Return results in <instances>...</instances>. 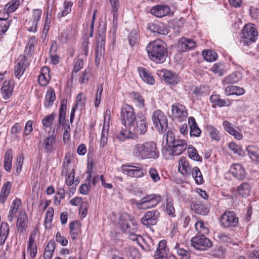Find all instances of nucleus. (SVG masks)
<instances>
[{
  "label": "nucleus",
  "mask_w": 259,
  "mask_h": 259,
  "mask_svg": "<svg viewBox=\"0 0 259 259\" xmlns=\"http://www.w3.org/2000/svg\"><path fill=\"white\" fill-rule=\"evenodd\" d=\"M84 62L82 59L80 58H76L75 61V63L73 66L72 73H76L78 72L82 68Z\"/></svg>",
  "instance_id": "obj_58"
},
{
  "label": "nucleus",
  "mask_w": 259,
  "mask_h": 259,
  "mask_svg": "<svg viewBox=\"0 0 259 259\" xmlns=\"http://www.w3.org/2000/svg\"><path fill=\"white\" fill-rule=\"evenodd\" d=\"M191 172V175L197 184L200 185L203 183L204 180L202 175L198 167L195 166L193 167Z\"/></svg>",
  "instance_id": "obj_40"
},
{
  "label": "nucleus",
  "mask_w": 259,
  "mask_h": 259,
  "mask_svg": "<svg viewBox=\"0 0 259 259\" xmlns=\"http://www.w3.org/2000/svg\"><path fill=\"white\" fill-rule=\"evenodd\" d=\"M221 222L224 227H234L238 224V218L234 211H228L222 215Z\"/></svg>",
  "instance_id": "obj_12"
},
{
  "label": "nucleus",
  "mask_w": 259,
  "mask_h": 259,
  "mask_svg": "<svg viewBox=\"0 0 259 259\" xmlns=\"http://www.w3.org/2000/svg\"><path fill=\"white\" fill-rule=\"evenodd\" d=\"M242 41L244 44L249 46L254 42L257 37V31L254 25L247 24L242 30Z\"/></svg>",
  "instance_id": "obj_7"
},
{
  "label": "nucleus",
  "mask_w": 259,
  "mask_h": 259,
  "mask_svg": "<svg viewBox=\"0 0 259 259\" xmlns=\"http://www.w3.org/2000/svg\"><path fill=\"white\" fill-rule=\"evenodd\" d=\"M202 55L204 59L207 62L214 61L218 58L217 53L213 50H207L203 51Z\"/></svg>",
  "instance_id": "obj_44"
},
{
  "label": "nucleus",
  "mask_w": 259,
  "mask_h": 259,
  "mask_svg": "<svg viewBox=\"0 0 259 259\" xmlns=\"http://www.w3.org/2000/svg\"><path fill=\"white\" fill-rule=\"evenodd\" d=\"M42 145L45 152L49 154L54 153L57 147L56 136L53 134L47 136L44 139Z\"/></svg>",
  "instance_id": "obj_16"
},
{
  "label": "nucleus",
  "mask_w": 259,
  "mask_h": 259,
  "mask_svg": "<svg viewBox=\"0 0 259 259\" xmlns=\"http://www.w3.org/2000/svg\"><path fill=\"white\" fill-rule=\"evenodd\" d=\"M19 0H12L8 3L5 6V9L9 12L12 13L14 12L20 5Z\"/></svg>",
  "instance_id": "obj_53"
},
{
  "label": "nucleus",
  "mask_w": 259,
  "mask_h": 259,
  "mask_svg": "<svg viewBox=\"0 0 259 259\" xmlns=\"http://www.w3.org/2000/svg\"><path fill=\"white\" fill-rule=\"evenodd\" d=\"M28 217L25 211H21L19 212L17 219L16 226L17 231L20 233H24L27 227Z\"/></svg>",
  "instance_id": "obj_20"
},
{
  "label": "nucleus",
  "mask_w": 259,
  "mask_h": 259,
  "mask_svg": "<svg viewBox=\"0 0 259 259\" xmlns=\"http://www.w3.org/2000/svg\"><path fill=\"white\" fill-rule=\"evenodd\" d=\"M174 249L176 250L177 253L180 256H182L183 259H188L190 257V253L189 252L180 247V244L176 243L174 246Z\"/></svg>",
  "instance_id": "obj_46"
},
{
  "label": "nucleus",
  "mask_w": 259,
  "mask_h": 259,
  "mask_svg": "<svg viewBox=\"0 0 259 259\" xmlns=\"http://www.w3.org/2000/svg\"><path fill=\"white\" fill-rule=\"evenodd\" d=\"M132 154L139 160L156 159L159 157V151L157 144L154 141L138 143L133 146Z\"/></svg>",
  "instance_id": "obj_2"
},
{
  "label": "nucleus",
  "mask_w": 259,
  "mask_h": 259,
  "mask_svg": "<svg viewBox=\"0 0 259 259\" xmlns=\"http://www.w3.org/2000/svg\"><path fill=\"white\" fill-rule=\"evenodd\" d=\"M121 169L123 174L133 178H141L144 176L143 168L138 163L134 165H122Z\"/></svg>",
  "instance_id": "obj_10"
},
{
  "label": "nucleus",
  "mask_w": 259,
  "mask_h": 259,
  "mask_svg": "<svg viewBox=\"0 0 259 259\" xmlns=\"http://www.w3.org/2000/svg\"><path fill=\"white\" fill-rule=\"evenodd\" d=\"M245 90L243 88L236 85H229L225 90V93L227 96L235 95L241 96L244 94Z\"/></svg>",
  "instance_id": "obj_30"
},
{
  "label": "nucleus",
  "mask_w": 259,
  "mask_h": 259,
  "mask_svg": "<svg viewBox=\"0 0 259 259\" xmlns=\"http://www.w3.org/2000/svg\"><path fill=\"white\" fill-rule=\"evenodd\" d=\"M112 7V13L113 14V22L114 23L117 20V11L118 10V0H109Z\"/></svg>",
  "instance_id": "obj_52"
},
{
  "label": "nucleus",
  "mask_w": 259,
  "mask_h": 259,
  "mask_svg": "<svg viewBox=\"0 0 259 259\" xmlns=\"http://www.w3.org/2000/svg\"><path fill=\"white\" fill-rule=\"evenodd\" d=\"M56 100V95L54 90L52 88L48 89L46 92L44 101V106L46 108L51 107Z\"/></svg>",
  "instance_id": "obj_31"
},
{
  "label": "nucleus",
  "mask_w": 259,
  "mask_h": 259,
  "mask_svg": "<svg viewBox=\"0 0 259 259\" xmlns=\"http://www.w3.org/2000/svg\"><path fill=\"white\" fill-rule=\"evenodd\" d=\"M179 171L184 176L189 177L191 176L192 169L190 166L189 162L185 157H181L179 161Z\"/></svg>",
  "instance_id": "obj_22"
},
{
  "label": "nucleus",
  "mask_w": 259,
  "mask_h": 259,
  "mask_svg": "<svg viewBox=\"0 0 259 259\" xmlns=\"http://www.w3.org/2000/svg\"><path fill=\"white\" fill-rule=\"evenodd\" d=\"M50 69L48 67L45 66L42 68L41 72L38 76V82L41 86L46 85L50 79Z\"/></svg>",
  "instance_id": "obj_33"
},
{
  "label": "nucleus",
  "mask_w": 259,
  "mask_h": 259,
  "mask_svg": "<svg viewBox=\"0 0 259 259\" xmlns=\"http://www.w3.org/2000/svg\"><path fill=\"white\" fill-rule=\"evenodd\" d=\"M91 70L89 68L86 69L81 74L79 81L81 83H87L91 74Z\"/></svg>",
  "instance_id": "obj_56"
},
{
  "label": "nucleus",
  "mask_w": 259,
  "mask_h": 259,
  "mask_svg": "<svg viewBox=\"0 0 259 259\" xmlns=\"http://www.w3.org/2000/svg\"><path fill=\"white\" fill-rule=\"evenodd\" d=\"M89 38L88 36H84L83 41L81 46V53L82 55L87 56L89 53Z\"/></svg>",
  "instance_id": "obj_60"
},
{
  "label": "nucleus",
  "mask_w": 259,
  "mask_h": 259,
  "mask_svg": "<svg viewBox=\"0 0 259 259\" xmlns=\"http://www.w3.org/2000/svg\"><path fill=\"white\" fill-rule=\"evenodd\" d=\"M191 208L196 213L202 215H207L209 211L208 205L198 199L192 201Z\"/></svg>",
  "instance_id": "obj_17"
},
{
  "label": "nucleus",
  "mask_w": 259,
  "mask_h": 259,
  "mask_svg": "<svg viewBox=\"0 0 259 259\" xmlns=\"http://www.w3.org/2000/svg\"><path fill=\"white\" fill-rule=\"evenodd\" d=\"M97 48L96 52V63L99 64L100 59L104 53L105 43V33L104 31L102 33H99L97 37Z\"/></svg>",
  "instance_id": "obj_15"
},
{
  "label": "nucleus",
  "mask_w": 259,
  "mask_h": 259,
  "mask_svg": "<svg viewBox=\"0 0 259 259\" xmlns=\"http://www.w3.org/2000/svg\"><path fill=\"white\" fill-rule=\"evenodd\" d=\"M195 229L201 235H206L209 233L208 228L204 225L202 221H198L195 223Z\"/></svg>",
  "instance_id": "obj_51"
},
{
  "label": "nucleus",
  "mask_w": 259,
  "mask_h": 259,
  "mask_svg": "<svg viewBox=\"0 0 259 259\" xmlns=\"http://www.w3.org/2000/svg\"><path fill=\"white\" fill-rule=\"evenodd\" d=\"M193 93L197 96H202L207 94V91L204 86L200 85L195 88Z\"/></svg>",
  "instance_id": "obj_62"
},
{
  "label": "nucleus",
  "mask_w": 259,
  "mask_h": 259,
  "mask_svg": "<svg viewBox=\"0 0 259 259\" xmlns=\"http://www.w3.org/2000/svg\"><path fill=\"white\" fill-rule=\"evenodd\" d=\"M148 29L152 32L163 35L167 34V28L162 23H151L149 24Z\"/></svg>",
  "instance_id": "obj_29"
},
{
  "label": "nucleus",
  "mask_w": 259,
  "mask_h": 259,
  "mask_svg": "<svg viewBox=\"0 0 259 259\" xmlns=\"http://www.w3.org/2000/svg\"><path fill=\"white\" fill-rule=\"evenodd\" d=\"M155 127L161 133L164 132L167 128L168 122L166 116L161 111H155L152 117Z\"/></svg>",
  "instance_id": "obj_5"
},
{
  "label": "nucleus",
  "mask_w": 259,
  "mask_h": 259,
  "mask_svg": "<svg viewBox=\"0 0 259 259\" xmlns=\"http://www.w3.org/2000/svg\"><path fill=\"white\" fill-rule=\"evenodd\" d=\"M139 39V34L136 30H132L128 35V43L131 47L138 45Z\"/></svg>",
  "instance_id": "obj_39"
},
{
  "label": "nucleus",
  "mask_w": 259,
  "mask_h": 259,
  "mask_svg": "<svg viewBox=\"0 0 259 259\" xmlns=\"http://www.w3.org/2000/svg\"><path fill=\"white\" fill-rule=\"evenodd\" d=\"M188 153L189 157L191 159L197 161H202V157L199 155L197 150L192 145L188 146Z\"/></svg>",
  "instance_id": "obj_45"
},
{
  "label": "nucleus",
  "mask_w": 259,
  "mask_h": 259,
  "mask_svg": "<svg viewBox=\"0 0 259 259\" xmlns=\"http://www.w3.org/2000/svg\"><path fill=\"white\" fill-rule=\"evenodd\" d=\"M121 123L128 130L122 129L116 135V138L123 142L127 139H135L137 135H144L147 131L148 122L141 112L136 115L134 108L128 104L123 105L121 109Z\"/></svg>",
  "instance_id": "obj_1"
},
{
  "label": "nucleus",
  "mask_w": 259,
  "mask_h": 259,
  "mask_svg": "<svg viewBox=\"0 0 259 259\" xmlns=\"http://www.w3.org/2000/svg\"><path fill=\"white\" fill-rule=\"evenodd\" d=\"M237 191L242 197H246L250 193V186L248 183H242L237 187Z\"/></svg>",
  "instance_id": "obj_41"
},
{
  "label": "nucleus",
  "mask_w": 259,
  "mask_h": 259,
  "mask_svg": "<svg viewBox=\"0 0 259 259\" xmlns=\"http://www.w3.org/2000/svg\"><path fill=\"white\" fill-rule=\"evenodd\" d=\"M171 118L173 120L178 122L185 121L188 115V111L184 105L176 103L171 106Z\"/></svg>",
  "instance_id": "obj_6"
},
{
  "label": "nucleus",
  "mask_w": 259,
  "mask_h": 259,
  "mask_svg": "<svg viewBox=\"0 0 259 259\" xmlns=\"http://www.w3.org/2000/svg\"><path fill=\"white\" fill-rule=\"evenodd\" d=\"M67 102V100L64 99L61 100L60 103V107L59 112V123L60 124L64 125L65 121Z\"/></svg>",
  "instance_id": "obj_37"
},
{
  "label": "nucleus",
  "mask_w": 259,
  "mask_h": 259,
  "mask_svg": "<svg viewBox=\"0 0 259 259\" xmlns=\"http://www.w3.org/2000/svg\"><path fill=\"white\" fill-rule=\"evenodd\" d=\"M119 223L122 230L126 234L137 231V223L127 214H124L121 216Z\"/></svg>",
  "instance_id": "obj_11"
},
{
  "label": "nucleus",
  "mask_w": 259,
  "mask_h": 259,
  "mask_svg": "<svg viewBox=\"0 0 259 259\" xmlns=\"http://www.w3.org/2000/svg\"><path fill=\"white\" fill-rule=\"evenodd\" d=\"M13 151L11 149L7 150L4 156V167L6 171L10 172L12 169L13 159Z\"/></svg>",
  "instance_id": "obj_34"
},
{
  "label": "nucleus",
  "mask_w": 259,
  "mask_h": 259,
  "mask_svg": "<svg viewBox=\"0 0 259 259\" xmlns=\"http://www.w3.org/2000/svg\"><path fill=\"white\" fill-rule=\"evenodd\" d=\"M161 197L159 194H152L141 198L138 203L141 209H146L156 206L161 201Z\"/></svg>",
  "instance_id": "obj_8"
},
{
  "label": "nucleus",
  "mask_w": 259,
  "mask_h": 259,
  "mask_svg": "<svg viewBox=\"0 0 259 259\" xmlns=\"http://www.w3.org/2000/svg\"><path fill=\"white\" fill-rule=\"evenodd\" d=\"M10 25V21L0 20V38L7 31Z\"/></svg>",
  "instance_id": "obj_59"
},
{
  "label": "nucleus",
  "mask_w": 259,
  "mask_h": 259,
  "mask_svg": "<svg viewBox=\"0 0 259 259\" xmlns=\"http://www.w3.org/2000/svg\"><path fill=\"white\" fill-rule=\"evenodd\" d=\"M41 14L42 11L40 9H34L32 11L31 16H30L28 18L38 23V22L40 21Z\"/></svg>",
  "instance_id": "obj_57"
},
{
  "label": "nucleus",
  "mask_w": 259,
  "mask_h": 259,
  "mask_svg": "<svg viewBox=\"0 0 259 259\" xmlns=\"http://www.w3.org/2000/svg\"><path fill=\"white\" fill-rule=\"evenodd\" d=\"M210 70L219 76H222L224 73V64L220 62L215 63Z\"/></svg>",
  "instance_id": "obj_47"
},
{
  "label": "nucleus",
  "mask_w": 259,
  "mask_h": 259,
  "mask_svg": "<svg viewBox=\"0 0 259 259\" xmlns=\"http://www.w3.org/2000/svg\"><path fill=\"white\" fill-rule=\"evenodd\" d=\"M160 217V212L156 209L147 211L141 219V223L147 227L156 225Z\"/></svg>",
  "instance_id": "obj_13"
},
{
  "label": "nucleus",
  "mask_w": 259,
  "mask_h": 259,
  "mask_svg": "<svg viewBox=\"0 0 259 259\" xmlns=\"http://www.w3.org/2000/svg\"><path fill=\"white\" fill-rule=\"evenodd\" d=\"M87 184H83L80 186L79 191L82 195H87L91 189V182H87Z\"/></svg>",
  "instance_id": "obj_63"
},
{
  "label": "nucleus",
  "mask_w": 259,
  "mask_h": 259,
  "mask_svg": "<svg viewBox=\"0 0 259 259\" xmlns=\"http://www.w3.org/2000/svg\"><path fill=\"white\" fill-rule=\"evenodd\" d=\"M108 131L109 126L108 125H103L100 143V146L102 148L104 147L107 143Z\"/></svg>",
  "instance_id": "obj_42"
},
{
  "label": "nucleus",
  "mask_w": 259,
  "mask_h": 259,
  "mask_svg": "<svg viewBox=\"0 0 259 259\" xmlns=\"http://www.w3.org/2000/svg\"><path fill=\"white\" fill-rule=\"evenodd\" d=\"M163 80L168 84H177L180 81L178 74L169 70H164L161 72Z\"/></svg>",
  "instance_id": "obj_19"
},
{
  "label": "nucleus",
  "mask_w": 259,
  "mask_h": 259,
  "mask_svg": "<svg viewBox=\"0 0 259 259\" xmlns=\"http://www.w3.org/2000/svg\"><path fill=\"white\" fill-rule=\"evenodd\" d=\"M223 125L225 130L230 134L233 136L235 138L238 140H240L243 138V136L238 131H237L233 126V125L230 122L225 120L223 122Z\"/></svg>",
  "instance_id": "obj_28"
},
{
  "label": "nucleus",
  "mask_w": 259,
  "mask_h": 259,
  "mask_svg": "<svg viewBox=\"0 0 259 259\" xmlns=\"http://www.w3.org/2000/svg\"><path fill=\"white\" fill-rule=\"evenodd\" d=\"M169 249L166 240H161L154 254V259H165L168 254Z\"/></svg>",
  "instance_id": "obj_18"
},
{
  "label": "nucleus",
  "mask_w": 259,
  "mask_h": 259,
  "mask_svg": "<svg viewBox=\"0 0 259 259\" xmlns=\"http://www.w3.org/2000/svg\"><path fill=\"white\" fill-rule=\"evenodd\" d=\"M242 78L240 72L235 71L224 78L222 83L223 85L234 84L238 82Z\"/></svg>",
  "instance_id": "obj_27"
},
{
  "label": "nucleus",
  "mask_w": 259,
  "mask_h": 259,
  "mask_svg": "<svg viewBox=\"0 0 259 259\" xmlns=\"http://www.w3.org/2000/svg\"><path fill=\"white\" fill-rule=\"evenodd\" d=\"M18 62L15 67V76L19 79L24 74L29 63L26 60V55H20L18 59Z\"/></svg>",
  "instance_id": "obj_14"
},
{
  "label": "nucleus",
  "mask_w": 259,
  "mask_h": 259,
  "mask_svg": "<svg viewBox=\"0 0 259 259\" xmlns=\"http://www.w3.org/2000/svg\"><path fill=\"white\" fill-rule=\"evenodd\" d=\"M170 12V8L167 5H159L153 7L151 10V13L158 18H161L167 15Z\"/></svg>",
  "instance_id": "obj_21"
},
{
  "label": "nucleus",
  "mask_w": 259,
  "mask_h": 259,
  "mask_svg": "<svg viewBox=\"0 0 259 259\" xmlns=\"http://www.w3.org/2000/svg\"><path fill=\"white\" fill-rule=\"evenodd\" d=\"M246 151L250 158L256 163H259V148L254 146H248Z\"/></svg>",
  "instance_id": "obj_36"
},
{
  "label": "nucleus",
  "mask_w": 259,
  "mask_h": 259,
  "mask_svg": "<svg viewBox=\"0 0 259 259\" xmlns=\"http://www.w3.org/2000/svg\"><path fill=\"white\" fill-rule=\"evenodd\" d=\"M168 147L170 148L171 154L172 155H179L183 153L187 148V143L185 140L176 138L174 133L168 131L166 135L164 136Z\"/></svg>",
  "instance_id": "obj_4"
},
{
  "label": "nucleus",
  "mask_w": 259,
  "mask_h": 259,
  "mask_svg": "<svg viewBox=\"0 0 259 259\" xmlns=\"http://www.w3.org/2000/svg\"><path fill=\"white\" fill-rule=\"evenodd\" d=\"M122 254L127 257H131L133 259H139L140 257L138 249L134 246L124 247L122 251Z\"/></svg>",
  "instance_id": "obj_35"
},
{
  "label": "nucleus",
  "mask_w": 259,
  "mask_h": 259,
  "mask_svg": "<svg viewBox=\"0 0 259 259\" xmlns=\"http://www.w3.org/2000/svg\"><path fill=\"white\" fill-rule=\"evenodd\" d=\"M179 44L180 50L182 52L193 50L196 46V42L194 40L185 37L182 38Z\"/></svg>",
  "instance_id": "obj_24"
},
{
  "label": "nucleus",
  "mask_w": 259,
  "mask_h": 259,
  "mask_svg": "<svg viewBox=\"0 0 259 259\" xmlns=\"http://www.w3.org/2000/svg\"><path fill=\"white\" fill-rule=\"evenodd\" d=\"M55 117V113L45 116L41 121L42 125L46 128L50 127L53 125Z\"/></svg>",
  "instance_id": "obj_50"
},
{
  "label": "nucleus",
  "mask_w": 259,
  "mask_h": 259,
  "mask_svg": "<svg viewBox=\"0 0 259 259\" xmlns=\"http://www.w3.org/2000/svg\"><path fill=\"white\" fill-rule=\"evenodd\" d=\"M231 172L233 176L239 180H242L246 177V172L243 167L239 163L233 164L231 167Z\"/></svg>",
  "instance_id": "obj_23"
},
{
  "label": "nucleus",
  "mask_w": 259,
  "mask_h": 259,
  "mask_svg": "<svg viewBox=\"0 0 259 259\" xmlns=\"http://www.w3.org/2000/svg\"><path fill=\"white\" fill-rule=\"evenodd\" d=\"M37 24L38 22L28 18L26 20L24 25L29 32H35L37 31Z\"/></svg>",
  "instance_id": "obj_48"
},
{
  "label": "nucleus",
  "mask_w": 259,
  "mask_h": 259,
  "mask_svg": "<svg viewBox=\"0 0 259 259\" xmlns=\"http://www.w3.org/2000/svg\"><path fill=\"white\" fill-rule=\"evenodd\" d=\"M73 3L72 2L68 0H65L63 3V8L58 14L57 17L61 18L64 17L70 13L71 11V7Z\"/></svg>",
  "instance_id": "obj_38"
},
{
  "label": "nucleus",
  "mask_w": 259,
  "mask_h": 259,
  "mask_svg": "<svg viewBox=\"0 0 259 259\" xmlns=\"http://www.w3.org/2000/svg\"><path fill=\"white\" fill-rule=\"evenodd\" d=\"M13 91V85L11 84L10 80H6L1 88V93L4 99H9Z\"/></svg>",
  "instance_id": "obj_32"
},
{
  "label": "nucleus",
  "mask_w": 259,
  "mask_h": 259,
  "mask_svg": "<svg viewBox=\"0 0 259 259\" xmlns=\"http://www.w3.org/2000/svg\"><path fill=\"white\" fill-rule=\"evenodd\" d=\"M165 211L170 217L174 218L176 216L174 204L171 199H167L166 200Z\"/></svg>",
  "instance_id": "obj_49"
},
{
  "label": "nucleus",
  "mask_w": 259,
  "mask_h": 259,
  "mask_svg": "<svg viewBox=\"0 0 259 259\" xmlns=\"http://www.w3.org/2000/svg\"><path fill=\"white\" fill-rule=\"evenodd\" d=\"M226 249L224 248L222 246H217L215 247L214 250L212 251L211 254L212 256L219 257L223 255V254L225 252Z\"/></svg>",
  "instance_id": "obj_64"
},
{
  "label": "nucleus",
  "mask_w": 259,
  "mask_h": 259,
  "mask_svg": "<svg viewBox=\"0 0 259 259\" xmlns=\"http://www.w3.org/2000/svg\"><path fill=\"white\" fill-rule=\"evenodd\" d=\"M131 95L137 106L141 108L144 107L145 105L144 100L141 95L137 92H133Z\"/></svg>",
  "instance_id": "obj_55"
},
{
  "label": "nucleus",
  "mask_w": 259,
  "mask_h": 259,
  "mask_svg": "<svg viewBox=\"0 0 259 259\" xmlns=\"http://www.w3.org/2000/svg\"><path fill=\"white\" fill-rule=\"evenodd\" d=\"M24 161V157L22 154H19L17 158L16 162V172L17 174H19L21 171L22 165Z\"/></svg>",
  "instance_id": "obj_61"
},
{
  "label": "nucleus",
  "mask_w": 259,
  "mask_h": 259,
  "mask_svg": "<svg viewBox=\"0 0 259 259\" xmlns=\"http://www.w3.org/2000/svg\"><path fill=\"white\" fill-rule=\"evenodd\" d=\"M138 70L140 77L144 82L149 84H153L155 83L154 77L147 69L143 67H139Z\"/></svg>",
  "instance_id": "obj_25"
},
{
  "label": "nucleus",
  "mask_w": 259,
  "mask_h": 259,
  "mask_svg": "<svg viewBox=\"0 0 259 259\" xmlns=\"http://www.w3.org/2000/svg\"><path fill=\"white\" fill-rule=\"evenodd\" d=\"M191 245L197 250H206L212 246V243L205 235H198L191 239Z\"/></svg>",
  "instance_id": "obj_9"
},
{
  "label": "nucleus",
  "mask_w": 259,
  "mask_h": 259,
  "mask_svg": "<svg viewBox=\"0 0 259 259\" xmlns=\"http://www.w3.org/2000/svg\"><path fill=\"white\" fill-rule=\"evenodd\" d=\"M229 147L234 153L238 154L239 156H243V150L240 145L236 144L234 142H230L229 144Z\"/></svg>",
  "instance_id": "obj_54"
},
{
  "label": "nucleus",
  "mask_w": 259,
  "mask_h": 259,
  "mask_svg": "<svg viewBox=\"0 0 259 259\" xmlns=\"http://www.w3.org/2000/svg\"><path fill=\"white\" fill-rule=\"evenodd\" d=\"M188 123L190 126V135L191 137H199L201 131L198 127L195 119L191 116L188 118Z\"/></svg>",
  "instance_id": "obj_26"
},
{
  "label": "nucleus",
  "mask_w": 259,
  "mask_h": 259,
  "mask_svg": "<svg viewBox=\"0 0 259 259\" xmlns=\"http://www.w3.org/2000/svg\"><path fill=\"white\" fill-rule=\"evenodd\" d=\"M206 130L208 133L211 139L217 141H219L221 138L219 131L214 126L208 125L206 126Z\"/></svg>",
  "instance_id": "obj_43"
},
{
  "label": "nucleus",
  "mask_w": 259,
  "mask_h": 259,
  "mask_svg": "<svg viewBox=\"0 0 259 259\" xmlns=\"http://www.w3.org/2000/svg\"><path fill=\"white\" fill-rule=\"evenodd\" d=\"M146 51L152 61L157 63H162L165 61L167 49L162 41L156 40L150 42L146 47Z\"/></svg>",
  "instance_id": "obj_3"
}]
</instances>
